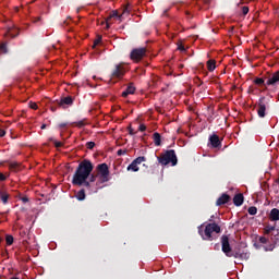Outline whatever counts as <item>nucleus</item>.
<instances>
[{"mask_svg": "<svg viewBox=\"0 0 279 279\" xmlns=\"http://www.w3.org/2000/svg\"><path fill=\"white\" fill-rule=\"evenodd\" d=\"M1 241H2V240H1V238H0V243H1Z\"/></svg>", "mask_w": 279, "mask_h": 279, "instance_id": "3c124183", "label": "nucleus"}, {"mask_svg": "<svg viewBox=\"0 0 279 279\" xmlns=\"http://www.w3.org/2000/svg\"><path fill=\"white\" fill-rule=\"evenodd\" d=\"M10 171H19L21 169V163L13 161L9 163Z\"/></svg>", "mask_w": 279, "mask_h": 279, "instance_id": "b1692460", "label": "nucleus"}, {"mask_svg": "<svg viewBox=\"0 0 279 279\" xmlns=\"http://www.w3.org/2000/svg\"><path fill=\"white\" fill-rule=\"evenodd\" d=\"M86 148L87 149H95V142H87L86 143Z\"/></svg>", "mask_w": 279, "mask_h": 279, "instance_id": "72a5a7b5", "label": "nucleus"}, {"mask_svg": "<svg viewBox=\"0 0 279 279\" xmlns=\"http://www.w3.org/2000/svg\"><path fill=\"white\" fill-rule=\"evenodd\" d=\"M66 125H69V123L63 122V123L59 124V128H60V130H63V128H66Z\"/></svg>", "mask_w": 279, "mask_h": 279, "instance_id": "a18cd8bd", "label": "nucleus"}, {"mask_svg": "<svg viewBox=\"0 0 279 279\" xmlns=\"http://www.w3.org/2000/svg\"><path fill=\"white\" fill-rule=\"evenodd\" d=\"M99 41H95V45H97Z\"/></svg>", "mask_w": 279, "mask_h": 279, "instance_id": "8fccbe9b", "label": "nucleus"}, {"mask_svg": "<svg viewBox=\"0 0 279 279\" xmlns=\"http://www.w3.org/2000/svg\"><path fill=\"white\" fill-rule=\"evenodd\" d=\"M247 213H248V215L254 216V215H256V213H258V208H256L255 206H251V207H248Z\"/></svg>", "mask_w": 279, "mask_h": 279, "instance_id": "c85d7f7f", "label": "nucleus"}, {"mask_svg": "<svg viewBox=\"0 0 279 279\" xmlns=\"http://www.w3.org/2000/svg\"><path fill=\"white\" fill-rule=\"evenodd\" d=\"M0 199L2 204H8V199H10V194H8L7 192H1Z\"/></svg>", "mask_w": 279, "mask_h": 279, "instance_id": "a878e982", "label": "nucleus"}, {"mask_svg": "<svg viewBox=\"0 0 279 279\" xmlns=\"http://www.w3.org/2000/svg\"><path fill=\"white\" fill-rule=\"evenodd\" d=\"M157 160L159 165H162V167H167V165L175 167V165H178V156L175 155L174 149H169L165 153H161L160 156L157 157Z\"/></svg>", "mask_w": 279, "mask_h": 279, "instance_id": "7ed1b4c3", "label": "nucleus"}, {"mask_svg": "<svg viewBox=\"0 0 279 279\" xmlns=\"http://www.w3.org/2000/svg\"><path fill=\"white\" fill-rule=\"evenodd\" d=\"M128 14H130V10H128V9H124L121 15H119V12L112 11V14L107 19V29H108V27H110V19H120V20H122L123 16H125Z\"/></svg>", "mask_w": 279, "mask_h": 279, "instance_id": "9d476101", "label": "nucleus"}, {"mask_svg": "<svg viewBox=\"0 0 279 279\" xmlns=\"http://www.w3.org/2000/svg\"><path fill=\"white\" fill-rule=\"evenodd\" d=\"M254 84L256 85V86H260V87H264V89L265 90H267V83H265V78H263V77H256L255 80H254Z\"/></svg>", "mask_w": 279, "mask_h": 279, "instance_id": "aec40b11", "label": "nucleus"}, {"mask_svg": "<svg viewBox=\"0 0 279 279\" xmlns=\"http://www.w3.org/2000/svg\"><path fill=\"white\" fill-rule=\"evenodd\" d=\"M46 129H47V124H43L41 130H46Z\"/></svg>", "mask_w": 279, "mask_h": 279, "instance_id": "09e8293b", "label": "nucleus"}, {"mask_svg": "<svg viewBox=\"0 0 279 279\" xmlns=\"http://www.w3.org/2000/svg\"><path fill=\"white\" fill-rule=\"evenodd\" d=\"M7 180H8V177H5V174L0 172V182H5Z\"/></svg>", "mask_w": 279, "mask_h": 279, "instance_id": "a19ab883", "label": "nucleus"}, {"mask_svg": "<svg viewBox=\"0 0 279 279\" xmlns=\"http://www.w3.org/2000/svg\"><path fill=\"white\" fill-rule=\"evenodd\" d=\"M38 21H40V17L35 19L33 23H38Z\"/></svg>", "mask_w": 279, "mask_h": 279, "instance_id": "de8ad7c7", "label": "nucleus"}, {"mask_svg": "<svg viewBox=\"0 0 279 279\" xmlns=\"http://www.w3.org/2000/svg\"><path fill=\"white\" fill-rule=\"evenodd\" d=\"M146 161L147 158L145 156L137 157L131 162V165L128 166L126 171H133L134 173H136L137 171L141 170V168H138V165H142V162Z\"/></svg>", "mask_w": 279, "mask_h": 279, "instance_id": "0eeeda50", "label": "nucleus"}, {"mask_svg": "<svg viewBox=\"0 0 279 279\" xmlns=\"http://www.w3.org/2000/svg\"><path fill=\"white\" fill-rule=\"evenodd\" d=\"M5 241H7V245H12V243H14V236L7 235Z\"/></svg>", "mask_w": 279, "mask_h": 279, "instance_id": "7c9ffc66", "label": "nucleus"}, {"mask_svg": "<svg viewBox=\"0 0 279 279\" xmlns=\"http://www.w3.org/2000/svg\"><path fill=\"white\" fill-rule=\"evenodd\" d=\"M250 12V7H242V14H244V16Z\"/></svg>", "mask_w": 279, "mask_h": 279, "instance_id": "e433bc0d", "label": "nucleus"}, {"mask_svg": "<svg viewBox=\"0 0 279 279\" xmlns=\"http://www.w3.org/2000/svg\"><path fill=\"white\" fill-rule=\"evenodd\" d=\"M5 136V130L0 129V138H3Z\"/></svg>", "mask_w": 279, "mask_h": 279, "instance_id": "49530a36", "label": "nucleus"}, {"mask_svg": "<svg viewBox=\"0 0 279 279\" xmlns=\"http://www.w3.org/2000/svg\"><path fill=\"white\" fill-rule=\"evenodd\" d=\"M278 84H279V71H276L275 73L268 76V80L266 81V86H271L272 88H276Z\"/></svg>", "mask_w": 279, "mask_h": 279, "instance_id": "1a4fd4ad", "label": "nucleus"}, {"mask_svg": "<svg viewBox=\"0 0 279 279\" xmlns=\"http://www.w3.org/2000/svg\"><path fill=\"white\" fill-rule=\"evenodd\" d=\"M125 75V66L123 63H119L114 65V69L111 72V77L113 80H121Z\"/></svg>", "mask_w": 279, "mask_h": 279, "instance_id": "423d86ee", "label": "nucleus"}, {"mask_svg": "<svg viewBox=\"0 0 279 279\" xmlns=\"http://www.w3.org/2000/svg\"><path fill=\"white\" fill-rule=\"evenodd\" d=\"M275 247H276V245L269 244V246L265 247V252H274Z\"/></svg>", "mask_w": 279, "mask_h": 279, "instance_id": "f704fd0d", "label": "nucleus"}, {"mask_svg": "<svg viewBox=\"0 0 279 279\" xmlns=\"http://www.w3.org/2000/svg\"><path fill=\"white\" fill-rule=\"evenodd\" d=\"M209 143L211 145V147H214L215 149H217V147L221 146V141L219 140V135L214 134L209 137Z\"/></svg>", "mask_w": 279, "mask_h": 279, "instance_id": "ddd939ff", "label": "nucleus"}, {"mask_svg": "<svg viewBox=\"0 0 279 279\" xmlns=\"http://www.w3.org/2000/svg\"><path fill=\"white\" fill-rule=\"evenodd\" d=\"M62 145V142L54 141V147L60 148Z\"/></svg>", "mask_w": 279, "mask_h": 279, "instance_id": "c03bdc74", "label": "nucleus"}, {"mask_svg": "<svg viewBox=\"0 0 279 279\" xmlns=\"http://www.w3.org/2000/svg\"><path fill=\"white\" fill-rule=\"evenodd\" d=\"M4 36L8 38H16V36H19V28L9 27Z\"/></svg>", "mask_w": 279, "mask_h": 279, "instance_id": "dca6fc26", "label": "nucleus"}, {"mask_svg": "<svg viewBox=\"0 0 279 279\" xmlns=\"http://www.w3.org/2000/svg\"><path fill=\"white\" fill-rule=\"evenodd\" d=\"M240 260H250V252L247 251L240 252Z\"/></svg>", "mask_w": 279, "mask_h": 279, "instance_id": "bb28decb", "label": "nucleus"}, {"mask_svg": "<svg viewBox=\"0 0 279 279\" xmlns=\"http://www.w3.org/2000/svg\"><path fill=\"white\" fill-rule=\"evenodd\" d=\"M267 111V106L265 105V98H260L258 101L257 114L260 119H265V112Z\"/></svg>", "mask_w": 279, "mask_h": 279, "instance_id": "9b49d317", "label": "nucleus"}, {"mask_svg": "<svg viewBox=\"0 0 279 279\" xmlns=\"http://www.w3.org/2000/svg\"><path fill=\"white\" fill-rule=\"evenodd\" d=\"M278 226H270V225H267L265 228H264V232L265 234H271V232H274V230H278Z\"/></svg>", "mask_w": 279, "mask_h": 279, "instance_id": "5701e85b", "label": "nucleus"}, {"mask_svg": "<svg viewBox=\"0 0 279 279\" xmlns=\"http://www.w3.org/2000/svg\"><path fill=\"white\" fill-rule=\"evenodd\" d=\"M221 245L223 254L226 256H231L230 252L232 251V246H230V238H228V235L221 236Z\"/></svg>", "mask_w": 279, "mask_h": 279, "instance_id": "6e6552de", "label": "nucleus"}, {"mask_svg": "<svg viewBox=\"0 0 279 279\" xmlns=\"http://www.w3.org/2000/svg\"><path fill=\"white\" fill-rule=\"evenodd\" d=\"M125 154H128V150L126 149H119L117 151V156H125Z\"/></svg>", "mask_w": 279, "mask_h": 279, "instance_id": "c9c22d12", "label": "nucleus"}, {"mask_svg": "<svg viewBox=\"0 0 279 279\" xmlns=\"http://www.w3.org/2000/svg\"><path fill=\"white\" fill-rule=\"evenodd\" d=\"M215 215L210 216L209 223L205 226V230H202V226L198 227V234L202 236L203 241H215L213 232L216 234H221V227L219 223L215 222Z\"/></svg>", "mask_w": 279, "mask_h": 279, "instance_id": "f03ea898", "label": "nucleus"}, {"mask_svg": "<svg viewBox=\"0 0 279 279\" xmlns=\"http://www.w3.org/2000/svg\"><path fill=\"white\" fill-rule=\"evenodd\" d=\"M145 130H147V125H145V124H140L138 131H140V132H145Z\"/></svg>", "mask_w": 279, "mask_h": 279, "instance_id": "58836bf2", "label": "nucleus"}, {"mask_svg": "<svg viewBox=\"0 0 279 279\" xmlns=\"http://www.w3.org/2000/svg\"><path fill=\"white\" fill-rule=\"evenodd\" d=\"M74 98L72 96H66L61 98L59 106L65 108V106H73Z\"/></svg>", "mask_w": 279, "mask_h": 279, "instance_id": "f8f14e48", "label": "nucleus"}, {"mask_svg": "<svg viewBox=\"0 0 279 279\" xmlns=\"http://www.w3.org/2000/svg\"><path fill=\"white\" fill-rule=\"evenodd\" d=\"M228 258H241V251H231L230 255H227Z\"/></svg>", "mask_w": 279, "mask_h": 279, "instance_id": "cd10ccee", "label": "nucleus"}, {"mask_svg": "<svg viewBox=\"0 0 279 279\" xmlns=\"http://www.w3.org/2000/svg\"><path fill=\"white\" fill-rule=\"evenodd\" d=\"M29 108H32V110H38V105L36 102H31Z\"/></svg>", "mask_w": 279, "mask_h": 279, "instance_id": "4c0bfd02", "label": "nucleus"}, {"mask_svg": "<svg viewBox=\"0 0 279 279\" xmlns=\"http://www.w3.org/2000/svg\"><path fill=\"white\" fill-rule=\"evenodd\" d=\"M153 138L156 147H160V145H162V136H160V133H154Z\"/></svg>", "mask_w": 279, "mask_h": 279, "instance_id": "6ab92c4d", "label": "nucleus"}, {"mask_svg": "<svg viewBox=\"0 0 279 279\" xmlns=\"http://www.w3.org/2000/svg\"><path fill=\"white\" fill-rule=\"evenodd\" d=\"M96 171L101 183L110 181V168H108V163H99Z\"/></svg>", "mask_w": 279, "mask_h": 279, "instance_id": "20e7f679", "label": "nucleus"}, {"mask_svg": "<svg viewBox=\"0 0 279 279\" xmlns=\"http://www.w3.org/2000/svg\"><path fill=\"white\" fill-rule=\"evenodd\" d=\"M86 124H87L86 119H83V120L77 121V122L70 123V125H75L78 129L85 128Z\"/></svg>", "mask_w": 279, "mask_h": 279, "instance_id": "393cba45", "label": "nucleus"}, {"mask_svg": "<svg viewBox=\"0 0 279 279\" xmlns=\"http://www.w3.org/2000/svg\"><path fill=\"white\" fill-rule=\"evenodd\" d=\"M89 182H95L96 180H97V178H99V174H95V173H93V172H90V174H89Z\"/></svg>", "mask_w": 279, "mask_h": 279, "instance_id": "2f4dec72", "label": "nucleus"}, {"mask_svg": "<svg viewBox=\"0 0 279 279\" xmlns=\"http://www.w3.org/2000/svg\"><path fill=\"white\" fill-rule=\"evenodd\" d=\"M147 56V48L142 47V48H134L131 53L130 58L133 60V62H141L143 58Z\"/></svg>", "mask_w": 279, "mask_h": 279, "instance_id": "39448f33", "label": "nucleus"}, {"mask_svg": "<svg viewBox=\"0 0 279 279\" xmlns=\"http://www.w3.org/2000/svg\"><path fill=\"white\" fill-rule=\"evenodd\" d=\"M258 241L263 245H267V243H269V239H267L266 236H260Z\"/></svg>", "mask_w": 279, "mask_h": 279, "instance_id": "473e14b6", "label": "nucleus"}, {"mask_svg": "<svg viewBox=\"0 0 279 279\" xmlns=\"http://www.w3.org/2000/svg\"><path fill=\"white\" fill-rule=\"evenodd\" d=\"M207 69H208L209 72L215 71V69H217V61L208 60L207 61Z\"/></svg>", "mask_w": 279, "mask_h": 279, "instance_id": "4be33fe9", "label": "nucleus"}, {"mask_svg": "<svg viewBox=\"0 0 279 279\" xmlns=\"http://www.w3.org/2000/svg\"><path fill=\"white\" fill-rule=\"evenodd\" d=\"M230 202V195L222 194L216 202L217 206H223L225 204H228Z\"/></svg>", "mask_w": 279, "mask_h": 279, "instance_id": "f3484780", "label": "nucleus"}, {"mask_svg": "<svg viewBox=\"0 0 279 279\" xmlns=\"http://www.w3.org/2000/svg\"><path fill=\"white\" fill-rule=\"evenodd\" d=\"M20 199L21 202H23V204H27V202H29V198L27 196H23Z\"/></svg>", "mask_w": 279, "mask_h": 279, "instance_id": "37998d69", "label": "nucleus"}, {"mask_svg": "<svg viewBox=\"0 0 279 279\" xmlns=\"http://www.w3.org/2000/svg\"><path fill=\"white\" fill-rule=\"evenodd\" d=\"M136 93V87H134V83H130L124 92H122V97H128L129 95H134Z\"/></svg>", "mask_w": 279, "mask_h": 279, "instance_id": "4468645a", "label": "nucleus"}, {"mask_svg": "<svg viewBox=\"0 0 279 279\" xmlns=\"http://www.w3.org/2000/svg\"><path fill=\"white\" fill-rule=\"evenodd\" d=\"M93 162L88 159H84L81 161L73 174L72 184L74 186H85L88 191H90V173H93Z\"/></svg>", "mask_w": 279, "mask_h": 279, "instance_id": "f257e3e1", "label": "nucleus"}, {"mask_svg": "<svg viewBox=\"0 0 279 279\" xmlns=\"http://www.w3.org/2000/svg\"><path fill=\"white\" fill-rule=\"evenodd\" d=\"M128 131L131 136H134V134H136V132H134V129H132V125L128 128Z\"/></svg>", "mask_w": 279, "mask_h": 279, "instance_id": "ea45409f", "label": "nucleus"}, {"mask_svg": "<svg viewBox=\"0 0 279 279\" xmlns=\"http://www.w3.org/2000/svg\"><path fill=\"white\" fill-rule=\"evenodd\" d=\"M0 51L1 53H8V44L3 43L0 45Z\"/></svg>", "mask_w": 279, "mask_h": 279, "instance_id": "c756f323", "label": "nucleus"}, {"mask_svg": "<svg viewBox=\"0 0 279 279\" xmlns=\"http://www.w3.org/2000/svg\"><path fill=\"white\" fill-rule=\"evenodd\" d=\"M245 201V197L242 193L235 194L233 197V204L234 206H243V202Z\"/></svg>", "mask_w": 279, "mask_h": 279, "instance_id": "2eb2a0df", "label": "nucleus"}, {"mask_svg": "<svg viewBox=\"0 0 279 279\" xmlns=\"http://www.w3.org/2000/svg\"><path fill=\"white\" fill-rule=\"evenodd\" d=\"M269 220L270 221H279V209L272 208L269 214Z\"/></svg>", "mask_w": 279, "mask_h": 279, "instance_id": "a211bd4d", "label": "nucleus"}, {"mask_svg": "<svg viewBox=\"0 0 279 279\" xmlns=\"http://www.w3.org/2000/svg\"><path fill=\"white\" fill-rule=\"evenodd\" d=\"M179 51H182L183 53L186 52V48H184V45L180 44L178 46Z\"/></svg>", "mask_w": 279, "mask_h": 279, "instance_id": "79ce46f5", "label": "nucleus"}, {"mask_svg": "<svg viewBox=\"0 0 279 279\" xmlns=\"http://www.w3.org/2000/svg\"><path fill=\"white\" fill-rule=\"evenodd\" d=\"M76 199L84 202L86 199V190L82 189L76 193Z\"/></svg>", "mask_w": 279, "mask_h": 279, "instance_id": "412c9836", "label": "nucleus"}]
</instances>
